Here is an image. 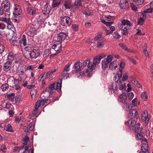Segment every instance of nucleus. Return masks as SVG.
I'll return each mask as SVG.
<instances>
[{
  "instance_id": "obj_44",
  "label": "nucleus",
  "mask_w": 153,
  "mask_h": 153,
  "mask_svg": "<svg viewBox=\"0 0 153 153\" xmlns=\"http://www.w3.org/2000/svg\"><path fill=\"white\" fill-rule=\"evenodd\" d=\"M122 33L123 35H126L128 33V30L126 27H124L123 29H122Z\"/></svg>"
},
{
  "instance_id": "obj_9",
  "label": "nucleus",
  "mask_w": 153,
  "mask_h": 153,
  "mask_svg": "<svg viewBox=\"0 0 153 153\" xmlns=\"http://www.w3.org/2000/svg\"><path fill=\"white\" fill-rule=\"evenodd\" d=\"M68 37V36L64 32L60 33L58 34L57 38L58 41L61 42L67 39V38Z\"/></svg>"
},
{
  "instance_id": "obj_32",
  "label": "nucleus",
  "mask_w": 153,
  "mask_h": 153,
  "mask_svg": "<svg viewBox=\"0 0 153 153\" xmlns=\"http://www.w3.org/2000/svg\"><path fill=\"white\" fill-rule=\"evenodd\" d=\"M148 145L146 143H144L142 144L141 147V151H145V152H149L148 149Z\"/></svg>"
},
{
  "instance_id": "obj_55",
  "label": "nucleus",
  "mask_w": 153,
  "mask_h": 153,
  "mask_svg": "<svg viewBox=\"0 0 153 153\" xmlns=\"http://www.w3.org/2000/svg\"><path fill=\"white\" fill-rule=\"evenodd\" d=\"M113 37L114 39H118L120 37V36L117 32H115L114 33Z\"/></svg>"
},
{
  "instance_id": "obj_28",
  "label": "nucleus",
  "mask_w": 153,
  "mask_h": 153,
  "mask_svg": "<svg viewBox=\"0 0 153 153\" xmlns=\"http://www.w3.org/2000/svg\"><path fill=\"white\" fill-rule=\"evenodd\" d=\"M105 56L103 54H101L96 56V64L99 63L101 61V60L104 58Z\"/></svg>"
},
{
  "instance_id": "obj_58",
  "label": "nucleus",
  "mask_w": 153,
  "mask_h": 153,
  "mask_svg": "<svg viewBox=\"0 0 153 153\" xmlns=\"http://www.w3.org/2000/svg\"><path fill=\"white\" fill-rule=\"evenodd\" d=\"M128 78V75L127 73H125L123 75V76L122 77V81H125Z\"/></svg>"
},
{
  "instance_id": "obj_52",
  "label": "nucleus",
  "mask_w": 153,
  "mask_h": 153,
  "mask_svg": "<svg viewBox=\"0 0 153 153\" xmlns=\"http://www.w3.org/2000/svg\"><path fill=\"white\" fill-rule=\"evenodd\" d=\"M72 28L74 31H77L78 30V25L76 24L72 25Z\"/></svg>"
},
{
  "instance_id": "obj_59",
  "label": "nucleus",
  "mask_w": 153,
  "mask_h": 153,
  "mask_svg": "<svg viewBox=\"0 0 153 153\" xmlns=\"http://www.w3.org/2000/svg\"><path fill=\"white\" fill-rule=\"evenodd\" d=\"M140 133H137L138 134L136 136L137 139H138L139 140H141L143 137V135Z\"/></svg>"
},
{
  "instance_id": "obj_3",
  "label": "nucleus",
  "mask_w": 153,
  "mask_h": 153,
  "mask_svg": "<svg viewBox=\"0 0 153 153\" xmlns=\"http://www.w3.org/2000/svg\"><path fill=\"white\" fill-rule=\"evenodd\" d=\"M40 51L38 49H34L30 53H29L30 56H27L26 58L28 59H36L40 55Z\"/></svg>"
},
{
  "instance_id": "obj_64",
  "label": "nucleus",
  "mask_w": 153,
  "mask_h": 153,
  "mask_svg": "<svg viewBox=\"0 0 153 153\" xmlns=\"http://www.w3.org/2000/svg\"><path fill=\"white\" fill-rule=\"evenodd\" d=\"M125 63L123 61H121L120 64V67L121 68H124L125 67Z\"/></svg>"
},
{
  "instance_id": "obj_56",
  "label": "nucleus",
  "mask_w": 153,
  "mask_h": 153,
  "mask_svg": "<svg viewBox=\"0 0 153 153\" xmlns=\"http://www.w3.org/2000/svg\"><path fill=\"white\" fill-rule=\"evenodd\" d=\"M55 72V71H49L46 74V75H45L44 76L45 79L48 78L50 76V75L51 74H52L53 73H54Z\"/></svg>"
},
{
  "instance_id": "obj_15",
  "label": "nucleus",
  "mask_w": 153,
  "mask_h": 153,
  "mask_svg": "<svg viewBox=\"0 0 153 153\" xmlns=\"http://www.w3.org/2000/svg\"><path fill=\"white\" fill-rule=\"evenodd\" d=\"M12 63L10 62L7 61L4 64L3 67V69L6 72L10 71Z\"/></svg>"
},
{
  "instance_id": "obj_30",
  "label": "nucleus",
  "mask_w": 153,
  "mask_h": 153,
  "mask_svg": "<svg viewBox=\"0 0 153 153\" xmlns=\"http://www.w3.org/2000/svg\"><path fill=\"white\" fill-rule=\"evenodd\" d=\"M29 146H25L24 145L22 146L21 149H20V152L21 153H26V152L28 151Z\"/></svg>"
},
{
  "instance_id": "obj_17",
  "label": "nucleus",
  "mask_w": 153,
  "mask_h": 153,
  "mask_svg": "<svg viewBox=\"0 0 153 153\" xmlns=\"http://www.w3.org/2000/svg\"><path fill=\"white\" fill-rule=\"evenodd\" d=\"M63 5L65 9H69L72 7H73L71 2L70 0H65L63 3Z\"/></svg>"
},
{
  "instance_id": "obj_43",
  "label": "nucleus",
  "mask_w": 153,
  "mask_h": 153,
  "mask_svg": "<svg viewBox=\"0 0 153 153\" xmlns=\"http://www.w3.org/2000/svg\"><path fill=\"white\" fill-rule=\"evenodd\" d=\"M7 131L9 132H12L13 131V128L10 125H8L6 127L5 129Z\"/></svg>"
},
{
  "instance_id": "obj_41",
  "label": "nucleus",
  "mask_w": 153,
  "mask_h": 153,
  "mask_svg": "<svg viewBox=\"0 0 153 153\" xmlns=\"http://www.w3.org/2000/svg\"><path fill=\"white\" fill-rule=\"evenodd\" d=\"M29 141V137L27 135H26L25 137L23 138V140L22 141L23 144L24 146L27 145V142Z\"/></svg>"
},
{
  "instance_id": "obj_13",
  "label": "nucleus",
  "mask_w": 153,
  "mask_h": 153,
  "mask_svg": "<svg viewBox=\"0 0 153 153\" xmlns=\"http://www.w3.org/2000/svg\"><path fill=\"white\" fill-rule=\"evenodd\" d=\"M56 86V82H54L51 84L48 88H47L45 90V92H48L50 95L52 94L53 90H55Z\"/></svg>"
},
{
  "instance_id": "obj_63",
  "label": "nucleus",
  "mask_w": 153,
  "mask_h": 153,
  "mask_svg": "<svg viewBox=\"0 0 153 153\" xmlns=\"http://www.w3.org/2000/svg\"><path fill=\"white\" fill-rule=\"evenodd\" d=\"M131 6L132 8V9L135 12L137 11V7L134 4H133V3H131Z\"/></svg>"
},
{
  "instance_id": "obj_23",
  "label": "nucleus",
  "mask_w": 153,
  "mask_h": 153,
  "mask_svg": "<svg viewBox=\"0 0 153 153\" xmlns=\"http://www.w3.org/2000/svg\"><path fill=\"white\" fill-rule=\"evenodd\" d=\"M140 123H138L136 124L134 126V128L133 129L134 130L135 132L137 133H140L142 129L140 127Z\"/></svg>"
},
{
  "instance_id": "obj_42",
  "label": "nucleus",
  "mask_w": 153,
  "mask_h": 153,
  "mask_svg": "<svg viewBox=\"0 0 153 153\" xmlns=\"http://www.w3.org/2000/svg\"><path fill=\"white\" fill-rule=\"evenodd\" d=\"M113 59V57L111 55H110L107 56L106 59H104L106 62L108 63H110L111 62Z\"/></svg>"
},
{
  "instance_id": "obj_36",
  "label": "nucleus",
  "mask_w": 153,
  "mask_h": 153,
  "mask_svg": "<svg viewBox=\"0 0 153 153\" xmlns=\"http://www.w3.org/2000/svg\"><path fill=\"white\" fill-rule=\"evenodd\" d=\"M122 24L123 25H128L129 26H132V24L128 20H125V19H123L121 21Z\"/></svg>"
},
{
  "instance_id": "obj_14",
  "label": "nucleus",
  "mask_w": 153,
  "mask_h": 153,
  "mask_svg": "<svg viewBox=\"0 0 153 153\" xmlns=\"http://www.w3.org/2000/svg\"><path fill=\"white\" fill-rule=\"evenodd\" d=\"M19 43L20 45L22 46V45L25 46L27 45V37L25 35H23L19 40Z\"/></svg>"
},
{
  "instance_id": "obj_47",
  "label": "nucleus",
  "mask_w": 153,
  "mask_h": 153,
  "mask_svg": "<svg viewBox=\"0 0 153 153\" xmlns=\"http://www.w3.org/2000/svg\"><path fill=\"white\" fill-rule=\"evenodd\" d=\"M145 20L143 19L142 18V17L141 16V17L140 18V19H139L138 22L137 24L138 25H142L143 24L144 21Z\"/></svg>"
},
{
  "instance_id": "obj_6",
  "label": "nucleus",
  "mask_w": 153,
  "mask_h": 153,
  "mask_svg": "<svg viewBox=\"0 0 153 153\" xmlns=\"http://www.w3.org/2000/svg\"><path fill=\"white\" fill-rule=\"evenodd\" d=\"M62 44L61 42L58 41H56L53 43L52 45V48L54 49L56 51H58L59 52H62Z\"/></svg>"
},
{
  "instance_id": "obj_51",
  "label": "nucleus",
  "mask_w": 153,
  "mask_h": 153,
  "mask_svg": "<svg viewBox=\"0 0 153 153\" xmlns=\"http://www.w3.org/2000/svg\"><path fill=\"white\" fill-rule=\"evenodd\" d=\"M119 46L121 47L125 51H128V49H127L126 46L124 44L122 43H120L119 44Z\"/></svg>"
},
{
  "instance_id": "obj_29",
  "label": "nucleus",
  "mask_w": 153,
  "mask_h": 153,
  "mask_svg": "<svg viewBox=\"0 0 153 153\" xmlns=\"http://www.w3.org/2000/svg\"><path fill=\"white\" fill-rule=\"evenodd\" d=\"M82 1L81 0H75L74 3L73 4V7H77L82 6Z\"/></svg>"
},
{
  "instance_id": "obj_35",
  "label": "nucleus",
  "mask_w": 153,
  "mask_h": 153,
  "mask_svg": "<svg viewBox=\"0 0 153 153\" xmlns=\"http://www.w3.org/2000/svg\"><path fill=\"white\" fill-rule=\"evenodd\" d=\"M37 114V111L34 110L33 111V112L30 114L29 116V118L31 119H33L34 118L37 117L36 115Z\"/></svg>"
},
{
  "instance_id": "obj_38",
  "label": "nucleus",
  "mask_w": 153,
  "mask_h": 153,
  "mask_svg": "<svg viewBox=\"0 0 153 153\" xmlns=\"http://www.w3.org/2000/svg\"><path fill=\"white\" fill-rule=\"evenodd\" d=\"M19 15H14V16L12 18L13 21L15 22H18L19 21Z\"/></svg>"
},
{
  "instance_id": "obj_46",
  "label": "nucleus",
  "mask_w": 153,
  "mask_h": 153,
  "mask_svg": "<svg viewBox=\"0 0 153 153\" xmlns=\"http://www.w3.org/2000/svg\"><path fill=\"white\" fill-rule=\"evenodd\" d=\"M40 102V100H39L35 104V110L37 111L39 108L41 106Z\"/></svg>"
},
{
  "instance_id": "obj_62",
  "label": "nucleus",
  "mask_w": 153,
  "mask_h": 153,
  "mask_svg": "<svg viewBox=\"0 0 153 153\" xmlns=\"http://www.w3.org/2000/svg\"><path fill=\"white\" fill-rule=\"evenodd\" d=\"M144 1V0H137L135 2L137 5H139L142 4Z\"/></svg>"
},
{
  "instance_id": "obj_50",
  "label": "nucleus",
  "mask_w": 153,
  "mask_h": 153,
  "mask_svg": "<svg viewBox=\"0 0 153 153\" xmlns=\"http://www.w3.org/2000/svg\"><path fill=\"white\" fill-rule=\"evenodd\" d=\"M5 50V47L4 45L0 44V54L2 53Z\"/></svg>"
},
{
  "instance_id": "obj_10",
  "label": "nucleus",
  "mask_w": 153,
  "mask_h": 153,
  "mask_svg": "<svg viewBox=\"0 0 153 153\" xmlns=\"http://www.w3.org/2000/svg\"><path fill=\"white\" fill-rule=\"evenodd\" d=\"M22 10L21 6L18 4H15L14 9V11H13V15H21L22 13Z\"/></svg>"
},
{
  "instance_id": "obj_45",
  "label": "nucleus",
  "mask_w": 153,
  "mask_h": 153,
  "mask_svg": "<svg viewBox=\"0 0 153 153\" xmlns=\"http://www.w3.org/2000/svg\"><path fill=\"white\" fill-rule=\"evenodd\" d=\"M96 40V37L94 38V39H92L91 40V41L89 42L90 45L93 47H94L96 46L95 42V40Z\"/></svg>"
},
{
  "instance_id": "obj_8",
  "label": "nucleus",
  "mask_w": 153,
  "mask_h": 153,
  "mask_svg": "<svg viewBox=\"0 0 153 153\" xmlns=\"http://www.w3.org/2000/svg\"><path fill=\"white\" fill-rule=\"evenodd\" d=\"M138 117V113L136 109H133L130 110L128 114V118L134 119L136 117L137 118Z\"/></svg>"
},
{
  "instance_id": "obj_4",
  "label": "nucleus",
  "mask_w": 153,
  "mask_h": 153,
  "mask_svg": "<svg viewBox=\"0 0 153 153\" xmlns=\"http://www.w3.org/2000/svg\"><path fill=\"white\" fill-rule=\"evenodd\" d=\"M1 6L4 12L9 13L10 10V2L7 0L2 1L1 4Z\"/></svg>"
},
{
  "instance_id": "obj_40",
  "label": "nucleus",
  "mask_w": 153,
  "mask_h": 153,
  "mask_svg": "<svg viewBox=\"0 0 153 153\" xmlns=\"http://www.w3.org/2000/svg\"><path fill=\"white\" fill-rule=\"evenodd\" d=\"M9 85L7 83L3 84L1 86V88L3 91H6L8 89Z\"/></svg>"
},
{
  "instance_id": "obj_21",
  "label": "nucleus",
  "mask_w": 153,
  "mask_h": 153,
  "mask_svg": "<svg viewBox=\"0 0 153 153\" xmlns=\"http://www.w3.org/2000/svg\"><path fill=\"white\" fill-rule=\"evenodd\" d=\"M81 64V62L79 61H77L75 63L74 68L75 71L78 72L81 71V68L80 66Z\"/></svg>"
},
{
  "instance_id": "obj_19",
  "label": "nucleus",
  "mask_w": 153,
  "mask_h": 153,
  "mask_svg": "<svg viewBox=\"0 0 153 153\" xmlns=\"http://www.w3.org/2000/svg\"><path fill=\"white\" fill-rule=\"evenodd\" d=\"M127 95L126 93H123L120 95L118 98L119 101L121 102H124L127 100Z\"/></svg>"
},
{
  "instance_id": "obj_1",
  "label": "nucleus",
  "mask_w": 153,
  "mask_h": 153,
  "mask_svg": "<svg viewBox=\"0 0 153 153\" xmlns=\"http://www.w3.org/2000/svg\"><path fill=\"white\" fill-rule=\"evenodd\" d=\"M96 57H94L93 59V64L90 62L89 59H87L84 61L83 62L82 66L84 67H86L87 65L88 69H87L85 71V73H88V76L89 77L91 76L93 74V71H95V67L96 66Z\"/></svg>"
},
{
  "instance_id": "obj_53",
  "label": "nucleus",
  "mask_w": 153,
  "mask_h": 153,
  "mask_svg": "<svg viewBox=\"0 0 153 153\" xmlns=\"http://www.w3.org/2000/svg\"><path fill=\"white\" fill-rule=\"evenodd\" d=\"M19 77L20 79H19L22 80H24V79H25L27 78V76L25 74H19Z\"/></svg>"
},
{
  "instance_id": "obj_26",
  "label": "nucleus",
  "mask_w": 153,
  "mask_h": 153,
  "mask_svg": "<svg viewBox=\"0 0 153 153\" xmlns=\"http://www.w3.org/2000/svg\"><path fill=\"white\" fill-rule=\"evenodd\" d=\"M5 23L6 25V26H7V28L9 29L13 28V27L12 22L10 21V19H8Z\"/></svg>"
},
{
  "instance_id": "obj_18",
  "label": "nucleus",
  "mask_w": 153,
  "mask_h": 153,
  "mask_svg": "<svg viewBox=\"0 0 153 153\" xmlns=\"http://www.w3.org/2000/svg\"><path fill=\"white\" fill-rule=\"evenodd\" d=\"M118 64L116 61H113L109 65V69L111 70H114L117 68Z\"/></svg>"
},
{
  "instance_id": "obj_61",
  "label": "nucleus",
  "mask_w": 153,
  "mask_h": 153,
  "mask_svg": "<svg viewBox=\"0 0 153 153\" xmlns=\"http://www.w3.org/2000/svg\"><path fill=\"white\" fill-rule=\"evenodd\" d=\"M141 97L143 99L145 100V99H147V96H146V92H143L142 94Z\"/></svg>"
},
{
  "instance_id": "obj_27",
  "label": "nucleus",
  "mask_w": 153,
  "mask_h": 153,
  "mask_svg": "<svg viewBox=\"0 0 153 153\" xmlns=\"http://www.w3.org/2000/svg\"><path fill=\"white\" fill-rule=\"evenodd\" d=\"M15 94L14 93H10L7 94L6 95V97L7 99L13 102L14 101V98Z\"/></svg>"
},
{
  "instance_id": "obj_2",
  "label": "nucleus",
  "mask_w": 153,
  "mask_h": 153,
  "mask_svg": "<svg viewBox=\"0 0 153 153\" xmlns=\"http://www.w3.org/2000/svg\"><path fill=\"white\" fill-rule=\"evenodd\" d=\"M14 80V85L13 88L17 90H20L21 86H23L25 87L27 86L28 84V82L27 81L22 80L19 79H15Z\"/></svg>"
},
{
  "instance_id": "obj_48",
  "label": "nucleus",
  "mask_w": 153,
  "mask_h": 153,
  "mask_svg": "<svg viewBox=\"0 0 153 153\" xmlns=\"http://www.w3.org/2000/svg\"><path fill=\"white\" fill-rule=\"evenodd\" d=\"M69 74L67 73H64L63 72L62 75V76L63 78L66 79L69 77Z\"/></svg>"
},
{
  "instance_id": "obj_57",
  "label": "nucleus",
  "mask_w": 153,
  "mask_h": 153,
  "mask_svg": "<svg viewBox=\"0 0 153 153\" xmlns=\"http://www.w3.org/2000/svg\"><path fill=\"white\" fill-rule=\"evenodd\" d=\"M28 127L29 130L30 131H32L34 128V125L33 123H31L28 125Z\"/></svg>"
},
{
  "instance_id": "obj_11",
  "label": "nucleus",
  "mask_w": 153,
  "mask_h": 153,
  "mask_svg": "<svg viewBox=\"0 0 153 153\" xmlns=\"http://www.w3.org/2000/svg\"><path fill=\"white\" fill-rule=\"evenodd\" d=\"M136 121L134 120H129L125 123V124L128 126V129H134V126L136 124Z\"/></svg>"
},
{
  "instance_id": "obj_7",
  "label": "nucleus",
  "mask_w": 153,
  "mask_h": 153,
  "mask_svg": "<svg viewBox=\"0 0 153 153\" xmlns=\"http://www.w3.org/2000/svg\"><path fill=\"white\" fill-rule=\"evenodd\" d=\"M71 19L69 17L65 16L63 17L61 21V24L63 26H69L71 23Z\"/></svg>"
},
{
  "instance_id": "obj_39",
  "label": "nucleus",
  "mask_w": 153,
  "mask_h": 153,
  "mask_svg": "<svg viewBox=\"0 0 153 153\" xmlns=\"http://www.w3.org/2000/svg\"><path fill=\"white\" fill-rule=\"evenodd\" d=\"M27 11L30 15H33L36 13V10H33L30 8H28L27 9Z\"/></svg>"
},
{
  "instance_id": "obj_31",
  "label": "nucleus",
  "mask_w": 153,
  "mask_h": 153,
  "mask_svg": "<svg viewBox=\"0 0 153 153\" xmlns=\"http://www.w3.org/2000/svg\"><path fill=\"white\" fill-rule=\"evenodd\" d=\"M10 41L11 44L14 46L17 45L19 44V42L14 37H12Z\"/></svg>"
},
{
  "instance_id": "obj_24",
  "label": "nucleus",
  "mask_w": 153,
  "mask_h": 153,
  "mask_svg": "<svg viewBox=\"0 0 153 153\" xmlns=\"http://www.w3.org/2000/svg\"><path fill=\"white\" fill-rule=\"evenodd\" d=\"M100 42H105L106 41V39L102 36L101 34H98L96 36V41Z\"/></svg>"
},
{
  "instance_id": "obj_54",
  "label": "nucleus",
  "mask_w": 153,
  "mask_h": 153,
  "mask_svg": "<svg viewBox=\"0 0 153 153\" xmlns=\"http://www.w3.org/2000/svg\"><path fill=\"white\" fill-rule=\"evenodd\" d=\"M97 47L98 48H102L103 47L104 45L105 42H97Z\"/></svg>"
},
{
  "instance_id": "obj_60",
  "label": "nucleus",
  "mask_w": 153,
  "mask_h": 153,
  "mask_svg": "<svg viewBox=\"0 0 153 153\" xmlns=\"http://www.w3.org/2000/svg\"><path fill=\"white\" fill-rule=\"evenodd\" d=\"M70 65H66L64 68V71L66 72H67L69 71L70 69Z\"/></svg>"
},
{
  "instance_id": "obj_5",
  "label": "nucleus",
  "mask_w": 153,
  "mask_h": 153,
  "mask_svg": "<svg viewBox=\"0 0 153 153\" xmlns=\"http://www.w3.org/2000/svg\"><path fill=\"white\" fill-rule=\"evenodd\" d=\"M123 74L122 70L121 69L120 70V71L118 74V79L119 80V89L121 90H125L126 88V86L125 85V83L124 82H122L120 79L121 77Z\"/></svg>"
},
{
  "instance_id": "obj_12",
  "label": "nucleus",
  "mask_w": 153,
  "mask_h": 153,
  "mask_svg": "<svg viewBox=\"0 0 153 153\" xmlns=\"http://www.w3.org/2000/svg\"><path fill=\"white\" fill-rule=\"evenodd\" d=\"M51 10V7L50 5L48 2H46L45 5L44 9L42 10V12L43 14L45 15H47L50 13Z\"/></svg>"
},
{
  "instance_id": "obj_20",
  "label": "nucleus",
  "mask_w": 153,
  "mask_h": 153,
  "mask_svg": "<svg viewBox=\"0 0 153 153\" xmlns=\"http://www.w3.org/2000/svg\"><path fill=\"white\" fill-rule=\"evenodd\" d=\"M62 79H59L56 83V86L55 88V90H56L58 91L61 90L62 87Z\"/></svg>"
},
{
  "instance_id": "obj_49",
  "label": "nucleus",
  "mask_w": 153,
  "mask_h": 153,
  "mask_svg": "<svg viewBox=\"0 0 153 153\" xmlns=\"http://www.w3.org/2000/svg\"><path fill=\"white\" fill-rule=\"evenodd\" d=\"M127 95H128L129 100H131L133 98L134 96L133 93V92H129L128 93V92H127Z\"/></svg>"
},
{
  "instance_id": "obj_33",
  "label": "nucleus",
  "mask_w": 153,
  "mask_h": 153,
  "mask_svg": "<svg viewBox=\"0 0 153 153\" xmlns=\"http://www.w3.org/2000/svg\"><path fill=\"white\" fill-rule=\"evenodd\" d=\"M8 62H10L11 63H12V61L14 59V57L13 54L12 53H10L8 55Z\"/></svg>"
},
{
  "instance_id": "obj_37",
  "label": "nucleus",
  "mask_w": 153,
  "mask_h": 153,
  "mask_svg": "<svg viewBox=\"0 0 153 153\" xmlns=\"http://www.w3.org/2000/svg\"><path fill=\"white\" fill-rule=\"evenodd\" d=\"M102 68L103 70H104L107 68L108 63L104 60L102 61Z\"/></svg>"
},
{
  "instance_id": "obj_22",
  "label": "nucleus",
  "mask_w": 153,
  "mask_h": 153,
  "mask_svg": "<svg viewBox=\"0 0 153 153\" xmlns=\"http://www.w3.org/2000/svg\"><path fill=\"white\" fill-rule=\"evenodd\" d=\"M118 81L117 80V81L116 82V83L114 84L113 83L112 84L111 87L110 88V90H111V91L112 93H114L116 91H117L118 89V87L117 85V83L118 82Z\"/></svg>"
},
{
  "instance_id": "obj_16",
  "label": "nucleus",
  "mask_w": 153,
  "mask_h": 153,
  "mask_svg": "<svg viewBox=\"0 0 153 153\" xmlns=\"http://www.w3.org/2000/svg\"><path fill=\"white\" fill-rule=\"evenodd\" d=\"M128 5V4L127 0H120L119 5L122 9H125Z\"/></svg>"
},
{
  "instance_id": "obj_25",
  "label": "nucleus",
  "mask_w": 153,
  "mask_h": 153,
  "mask_svg": "<svg viewBox=\"0 0 153 153\" xmlns=\"http://www.w3.org/2000/svg\"><path fill=\"white\" fill-rule=\"evenodd\" d=\"M61 0H53L52 7L55 8L58 7L61 4Z\"/></svg>"
},
{
  "instance_id": "obj_34",
  "label": "nucleus",
  "mask_w": 153,
  "mask_h": 153,
  "mask_svg": "<svg viewBox=\"0 0 153 153\" xmlns=\"http://www.w3.org/2000/svg\"><path fill=\"white\" fill-rule=\"evenodd\" d=\"M34 49L33 46L30 45H28L25 48V51L30 52V53Z\"/></svg>"
}]
</instances>
